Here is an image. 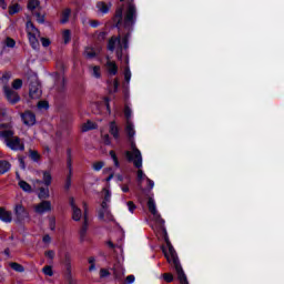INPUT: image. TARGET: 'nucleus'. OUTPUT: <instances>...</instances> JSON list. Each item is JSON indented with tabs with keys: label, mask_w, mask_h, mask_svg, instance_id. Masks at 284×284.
Wrapping results in <instances>:
<instances>
[{
	"label": "nucleus",
	"mask_w": 284,
	"mask_h": 284,
	"mask_svg": "<svg viewBox=\"0 0 284 284\" xmlns=\"http://www.w3.org/2000/svg\"><path fill=\"white\" fill-rule=\"evenodd\" d=\"M129 40H130V33H126L122 38V40H121V37H112L109 40L108 50H110V52H114V50H116L115 54H116L118 59L122 60L123 59V48H124V50H128V41Z\"/></svg>",
	"instance_id": "1"
},
{
	"label": "nucleus",
	"mask_w": 284,
	"mask_h": 284,
	"mask_svg": "<svg viewBox=\"0 0 284 284\" xmlns=\"http://www.w3.org/2000/svg\"><path fill=\"white\" fill-rule=\"evenodd\" d=\"M1 136L4 138V143L10 150H13L14 152H23V150H26V144H23V141H21L19 136L14 135V131H1Z\"/></svg>",
	"instance_id": "2"
},
{
	"label": "nucleus",
	"mask_w": 284,
	"mask_h": 284,
	"mask_svg": "<svg viewBox=\"0 0 284 284\" xmlns=\"http://www.w3.org/2000/svg\"><path fill=\"white\" fill-rule=\"evenodd\" d=\"M129 143L132 151L125 152L126 160L129 161V163H133L134 168H142L143 156L141 155V151L136 148V142H134V138L129 139Z\"/></svg>",
	"instance_id": "3"
},
{
	"label": "nucleus",
	"mask_w": 284,
	"mask_h": 284,
	"mask_svg": "<svg viewBox=\"0 0 284 284\" xmlns=\"http://www.w3.org/2000/svg\"><path fill=\"white\" fill-rule=\"evenodd\" d=\"M164 255L168 263H172V265L174 266L178 276H182L183 274H185V272H183V267L181 266V262H179V255H176L174 246L169 244V253L164 252Z\"/></svg>",
	"instance_id": "4"
},
{
	"label": "nucleus",
	"mask_w": 284,
	"mask_h": 284,
	"mask_svg": "<svg viewBox=\"0 0 284 284\" xmlns=\"http://www.w3.org/2000/svg\"><path fill=\"white\" fill-rule=\"evenodd\" d=\"M27 34L33 50H39L40 44L37 37H41V32L39 31V29H37V27H34V23H32L31 21L27 22Z\"/></svg>",
	"instance_id": "5"
},
{
	"label": "nucleus",
	"mask_w": 284,
	"mask_h": 284,
	"mask_svg": "<svg viewBox=\"0 0 284 284\" xmlns=\"http://www.w3.org/2000/svg\"><path fill=\"white\" fill-rule=\"evenodd\" d=\"M29 97L31 99H41V83H39V78L37 77H31L29 79Z\"/></svg>",
	"instance_id": "6"
},
{
	"label": "nucleus",
	"mask_w": 284,
	"mask_h": 284,
	"mask_svg": "<svg viewBox=\"0 0 284 284\" xmlns=\"http://www.w3.org/2000/svg\"><path fill=\"white\" fill-rule=\"evenodd\" d=\"M98 216L100 221L104 223H114V215L110 211V205L105 203H101V209L98 211Z\"/></svg>",
	"instance_id": "7"
},
{
	"label": "nucleus",
	"mask_w": 284,
	"mask_h": 284,
	"mask_svg": "<svg viewBox=\"0 0 284 284\" xmlns=\"http://www.w3.org/2000/svg\"><path fill=\"white\" fill-rule=\"evenodd\" d=\"M134 21H136V7L131 3L124 14V28H132V26H134Z\"/></svg>",
	"instance_id": "8"
},
{
	"label": "nucleus",
	"mask_w": 284,
	"mask_h": 284,
	"mask_svg": "<svg viewBox=\"0 0 284 284\" xmlns=\"http://www.w3.org/2000/svg\"><path fill=\"white\" fill-rule=\"evenodd\" d=\"M14 214L18 223H23L26 219H30V213H28V210L22 204H16Z\"/></svg>",
	"instance_id": "9"
},
{
	"label": "nucleus",
	"mask_w": 284,
	"mask_h": 284,
	"mask_svg": "<svg viewBox=\"0 0 284 284\" xmlns=\"http://www.w3.org/2000/svg\"><path fill=\"white\" fill-rule=\"evenodd\" d=\"M34 212H37V214H45V212H52V203L50 201L43 200L34 206Z\"/></svg>",
	"instance_id": "10"
},
{
	"label": "nucleus",
	"mask_w": 284,
	"mask_h": 284,
	"mask_svg": "<svg viewBox=\"0 0 284 284\" xmlns=\"http://www.w3.org/2000/svg\"><path fill=\"white\" fill-rule=\"evenodd\" d=\"M4 94L9 101V103H12V105H14V103H19L21 101V97H19V93H17V91H12V89L4 87Z\"/></svg>",
	"instance_id": "11"
},
{
	"label": "nucleus",
	"mask_w": 284,
	"mask_h": 284,
	"mask_svg": "<svg viewBox=\"0 0 284 284\" xmlns=\"http://www.w3.org/2000/svg\"><path fill=\"white\" fill-rule=\"evenodd\" d=\"M84 207V222L80 230V241H85V234H88V203H83Z\"/></svg>",
	"instance_id": "12"
},
{
	"label": "nucleus",
	"mask_w": 284,
	"mask_h": 284,
	"mask_svg": "<svg viewBox=\"0 0 284 284\" xmlns=\"http://www.w3.org/2000/svg\"><path fill=\"white\" fill-rule=\"evenodd\" d=\"M21 116L24 125H34L37 123V115L31 111H26Z\"/></svg>",
	"instance_id": "13"
},
{
	"label": "nucleus",
	"mask_w": 284,
	"mask_h": 284,
	"mask_svg": "<svg viewBox=\"0 0 284 284\" xmlns=\"http://www.w3.org/2000/svg\"><path fill=\"white\" fill-rule=\"evenodd\" d=\"M124 131L129 140L134 139L136 131L134 130V123H132V121H126Z\"/></svg>",
	"instance_id": "14"
},
{
	"label": "nucleus",
	"mask_w": 284,
	"mask_h": 284,
	"mask_svg": "<svg viewBox=\"0 0 284 284\" xmlns=\"http://www.w3.org/2000/svg\"><path fill=\"white\" fill-rule=\"evenodd\" d=\"M0 221H3V223H12V212L0 207Z\"/></svg>",
	"instance_id": "15"
},
{
	"label": "nucleus",
	"mask_w": 284,
	"mask_h": 284,
	"mask_svg": "<svg viewBox=\"0 0 284 284\" xmlns=\"http://www.w3.org/2000/svg\"><path fill=\"white\" fill-rule=\"evenodd\" d=\"M109 132L115 140H119L121 136V134L119 133V125H116L115 121L110 122Z\"/></svg>",
	"instance_id": "16"
},
{
	"label": "nucleus",
	"mask_w": 284,
	"mask_h": 284,
	"mask_svg": "<svg viewBox=\"0 0 284 284\" xmlns=\"http://www.w3.org/2000/svg\"><path fill=\"white\" fill-rule=\"evenodd\" d=\"M113 21L115 23V28H119V26H121V23L123 22V8L116 9Z\"/></svg>",
	"instance_id": "17"
},
{
	"label": "nucleus",
	"mask_w": 284,
	"mask_h": 284,
	"mask_svg": "<svg viewBox=\"0 0 284 284\" xmlns=\"http://www.w3.org/2000/svg\"><path fill=\"white\" fill-rule=\"evenodd\" d=\"M39 193H38V199H40L41 201H45V199H50V189L48 186L43 187H39Z\"/></svg>",
	"instance_id": "18"
},
{
	"label": "nucleus",
	"mask_w": 284,
	"mask_h": 284,
	"mask_svg": "<svg viewBox=\"0 0 284 284\" xmlns=\"http://www.w3.org/2000/svg\"><path fill=\"white\" fill-rule=\"evenodd\" d=\"M106 69H108V72L109 74H116L119 72V67H116V62L114 61H108L106 62Z\"/></svg>",
	"instance_id": "19"
},
{
	"label": "nucleus",
	"mask_w": 284,
	"mask_h": 284,
	"mask_svg": "<svg viewBox=\"0 0 284 284\" xmlns=\"http://www.w3.org/2000/svg\"><path fill=\"white\" fill-rule=\"evenodd\" d=\"M10 168H12L10 162L6 160H0V174H6V172H10Z\"/></svg>",
	"instance_id": "20"
},
{
	"label": "nucleus",
	"mask_w": 284,
	"mask_h": 284,
	"mask_svg": "<svg viewBox=\"0 0 284 284\" xmlns=\"http://www.w3.org/2000/svg\"><path fill=\"white\" fill-rule=\"evenodd\" d=\"M43 181L42 183L47 186L50 187V185H52V174H50L49 171H43Z\"/></svg>",
	"instance_id": "21"
},
{
	"label": "nucleus",
	"mask_w": 284,
	"mask_h": 284,
	"mask_svg": "<svg viewBox=\"0 0 284 284\" xmlns=\"http://www.w3.org/2000/svg\"><path fill=\"white\" fill-rule=\"evenodd\" d=\"M82 132H90V130H97V123L88 120L87 123L82 124Z\"/></svg>",
	"instance_id": "22"
},
{
	"label": "nucleus",
	"mask_w": 284,
	"mask_h": 284,
	"mask_svg": "<svg viewBox=\"0 0 284 284\" xmlns=\"http://www.w3.org/2000/svg\"><path fill=\"white\" fill-rule=\"evenodd\" d=\"M39 4V0H29L28 9L31 10V12H36L37 10H41V7Z\"/></svg>",
	"instance_id": "23"
},
{
	"label": "nucleus",
	"mask_w": 284,
	"mask_h": 284,
	"mask_svg": "<svg viewBox=\"0 0 284 284\" xmlns=\"http://www.w3.org/2000/svg\"><path fill=\"white\" fill-rule=\"evenodd\" d=\"M9 267H11V270H13L14 272H19L20 274L26 272V267L17 262L9 263Z\"/></svg>",
	"instance_id": "24"
},
{
	"label": "nucleus",
	"mask_w": 284,
	"mask_h": 284,
	"mask_svg": "<svg viewBox=\"0 0 284 284\" xmlns=\"http://www.w3.org/2000/svg\"><path fill=\"white\" fill-rule=\"evenodd\" d=\"M29 158L31 159V161H34L36 163H38V161H41V154H39V151L37 150H29Z\"/></svg>",
	"instance_id": "25"
},
{
	"label": "nucleus",
	"mask_w": 284,
	"mask_h": 284,
	"mask_svg": "<svg viewBox=\"0 0 284 284\" xmlns=\"http://www.w3.org/2000/svg\"><path fill=\"white\" fill-rule=\"evenodd\" d=\"M71 263H72V257L70 256V254H65L64 260H63V265H64L67 272H69V273H70V270H72Z\"/></svg>",
	"instance_id": "26"
},
{
	"label": "nucleus",
	"mask_w": 284,
	"mask_h": 284,
	"mask_svg": "<svg viewBox=\"0 0 284 284\" xmlns=\"http://www.w3.org/2000/svg\"><path fill=\"white\" fill-rule=\"evenodd\" d=\"M148 207H149V212H151V214L156 216V204H154V199L149 197Z\"/></svg>",
	"instance_id": "27"
},
{
	"label": "nucleus",
	"mask_w": 284,
	"mask_h": 284,
	"mask_svg": "<svg viewBox=\"0 0 284 284\" xmlns=\"http://www.w3.org/2000/svg\"><path fill=\"white\" fill-rule=\"evenodd\" d=\"M97 8L100 10V12H102L103 14H108V12H110V7H108V4H105V2H98L97 3Z\"/></svg>",
	"instance_id": "28"
},
{
	"label": "nucleus",
	"mask_w": 284,
	"mask_h": 284,
	"mask_svg": "<svg viewBox=\"0 0 284 284\" xmlns=\"http://www.w3.org/2000/svg\"><path fill=\"white\" fill-rule=\"evenodd\" d=\"M33 17L37 18L38 23H45V16L41 11L37 10L32 12Z\"/></svg>",
	"instance_id": "29"
},
{
	"label": "nucleus",
	"mask_w": 284,
	"mask_h": 284,
	"mask_svg": "<svg viewBox=\"0 0 284 284\" xmlns=\"http://www.w3.org/2000/svg\"><path fill=\"white\" fill-rule=\"evenodd\" d=\"M19 187H20L21 190H23V192H32V186H31L30 184H28V182H26V181H23V180H21V181L19 182Z\"/></svg>",
	"instance_id": "30"
},
{
	"label": "nucleus",
	"mask_w": 284,
	"mask_h": 284,
	"mask_svg": "<svg viewBox=\"0 0 284 284\" xmlns=\"http://www.w3.org/2000/svg\"><path fill=\"white\" fill-rule=\"evenodd\" d=\"M90 70H92V77H94L95 79H101V67H90Z\"/></svg>",
	"instance_id": "31"
},
{
	"label": "nucleus",
	"mask_w": 284,
	"mask_h": 284,
	"mask_svg": "<svg viewBox=\"0 0 284 284\" xmlns=\"http://www.w3.org/2000/svg\"><path fill=\"white\" fill-rule=\"evenodd\" d=\"M72 13V11L70 9H65L62 12V18H61V23H68V21L70 20V14Z\"/></svg>",
	"instance_id": "32"
},
{
	"label": "nucleus",
	"mask_w": 284,
	"mask_h": 284,
	"mask_svg": "<svg viewBox=\"0 0 284 284\" xmlns=\"http://www.w3.org/2000/svg\"><path fill=\"white\" fill-rule=\"evenodd\" d=\"M102 192L104 193V199L102 203H105V205H108L112 199V193H110V190L108 189H103Z\"/></svg>",
	"instance_id": "33"
},
{
	"label": "nucleus",
	"mask_w": 284,
	"mask_h": 284,
	"mask_svg": "<svg viewBox=\"0 0 284 284\" xmlns=\"http://www.w3.org/2000/svg\"><path fill=\"white\" fill-rule=\"evenodd\" d=\"M72 219L73 221H81V209H79V206L72 209Z\"/></svg>",
	"instance_id": "34"
},
{
	"label": "nucleus",
	"mask_w": 284,
	"mask_h": 284,
	"mask_svg": "<svg viewBox=\"0 0 284 284\" xmlns=\"http://www.w3.org/2000/svg\"><path fill=\"white\" fill-rule=\"evenodd\" d=\"M21 11V6H19V3H16L13 6L9 7V14H17L18 12Z\"/></svg>",
	"instance_id": "35"
},
{
	"label": "nucleus",
	"mask_w": 284,
	"mask_h": 284,
	"mask_svg": "<svg viewBox=\"0 0 284 284\" xmlns=\"http://www.w3.org/2000/svg\"><path fill=\"white\" fill-rule=\"evenodd\" d=\"M104 166H105V162L103 161L94 162L92 164L94 172H100V170H103Z\"/></svg>",
	"instance_id": "36"
},
{
	"label": "nucleus",
	"mask_w": 284,
	"mask_h": 284,
	"mask_svg": "<svg viewBox=\"0 0 284 284\" xmlns=\"http://www.w3.org/2000/svg\"><path fill=\"white\" fill-rule=\"evenodd\" d=\"M13 90H21L23 88V80L22 79H16L12 82Z\"/></svg>",
	"instance_id": "37"
},
{
	"label": "nucleus",
	"mask_w": 284,
	"mask_h": 284,
	"mask_svg": "<svg viewBox=\"0 0 284 284\" xmlns=\"http://www.w3.org/2000/svg\"><path fill=\"white\" fill-rule=\"evenodd\" d=\"M67 83H68V80H65L63 77L60 78V85L58 87V92H60V93L65 92Z\"/></svg>",
	"instance_id": "38"
},
{
	"label": "nucleus",
	"mask_w": 284,
	"mask_h": 284,
	"mask_svg": "<svg viewBox=\"0 0 284 284\" xmlns=\"http://www.w3.org/2000/svg\"><path fill=\"white\" fill-rule=\"evenodd\" d=\"M4 45L7 48H14V45H17V41H14V39L10 38V37H7L4 39Z\"/></svg>",
	"instance_id": "39"
},
{
	"label": "nucleus",
	"mask_w": 284,
	"mask_h": 284,
	"mask_svg": "<svg viewBox=\"0 0 284 284\" xmlns=\"http://www.w3.org/2000/svg\"><path fill=\"white\" fill-rule=\"evenodd\" d=\"M43 274H45V276H54V272L52 271V266L47 265L42 268Z\"/></svg>",
	"instance_id": "40"
},
{
	"label": "nucleus",
	"mask_w": 284,
	"mask_h": 284,
	"mask_svg": "<svg viewBox=\"0 0 284 284\" xmlns=\"http://www.w3.org/2000/svg\"><path fill=\"white\" fill-rule=\"evenodd\" d=\"M67 165L72 168V149L67 150Z\"/></svg>",
	"instance_id": "41"
},
{
	"label": "nucleus",
	"mask_w": 284,
	"mask_h": 284,
	"mask_svg": "<svg viewBox=\"0 0 284 284\" xmlns=\"http://www.w3.org/2000/svg\"><path fill=\"white\" fill-rule=\"evenodd\" d=\"M62 38L64 43H70V40L72 39L70 30H64L62 33Z\"/></svg>",
	"instance_id": "42"
},
{
	"label": "nucleus",
	"mask_w": 284,
	"mask_h": 284,
	"mask_svg": "<svg viewBox=\"0 0 284 284\" xmlns=\"http://www.w3.org/2000/svg\"><path fill=\"white\" fill-rule=\"evenodd\" d=\"M124 116L126 121H132V109H130V106L124 108Z\"/></svg>",
	"instance_id": "43"
},
{
	"label": "nucleus",
	"mask_w": 284,
	"mask_h": 284,
	"mask_svg": "<svg viewBox=\"0 0 284 284\" xmlns=\"http://www.w3.org/2000/svg\"><path fill=\"white\" fill-rule=\"evenodd\" d=\"M163 278L166 283H172L174 281V276L172 275V273H164Z\"/></svg>",
	"instance_id": "44"
},
{
	"label": "nucleus",
	"mask_w": 284,
	"mask_h": 284,
	"mask_svg": "<svg viewBox=\"0 0 284 284\" xmlns=\"http://www.w3.org/2000/svg\"><path fill=\"white\" fill-rule=\"evenodd\" d=\"M132 78V72H130V68H125L124 70V80L126 83H130V79Z\"/></svg>",
	"instance_id": "45"
},
{
	"label": "nucleus",
	"mask_w": 284,
	"mask_h": 284,
	"mask_svg": "<svg viewBox=\"0 0 284 284\" xmlns=\"http://www.w3.org/2000/svg\"><path fill=\"white\" fill-rule=\"evenodd\" d=\"M49 227L52 231H54L57 229V219L55 217H50L49 219Z\"/></svg>",
	"instance_id": "46"
},
{
	"label": "nucleus",
	"mask_w": 284,
	"mask_h": 284,
	"mask_svg": "<svg viewBox=\"0 0 284 284\" xmlns=\"http://www.w3.org/2000/svg\"><path fill=\"white\" fill-rule=\"evenodd\" d=\"M110 156L114 161L115 168H119V158H116V153L114 151H110Z\"/></svg>",
	"instance_id": "47"
},
{
	"label": "nucleus",
	"mask_w": 284,
	"mask_h": 284,
	"mask_svg": "<svg viewBox=\"0 0 284 284\" xmlns=\"http://www.w3.org/2000/svg\"><path fill=\"white\" fill-rule=\"evenodd\" d=\"M108 276H110V271H108L105 268H101L100 270V278H108Z\"/></svg>",
	"instance_id": "48"
},
{
	"label": "nucleus",
	"mask_w": 284,
	"mask_h": 284,
	"mask_svg": "<svg viewBox=\"0 0 284 284\" xmlns=\"http://www.w3.org/2000/svg\"><path fill=\"white\" fill-rule=\"evenodd\" d=\"M85 57L87 59H94L97 57V53L92 49H90L85 51Z\"/></svg>",
	"instance_id": "49"
},
{
	"label": "nucleus",
	"mask_w": 284,
	"mask_h": 284,
	"mask_svg": "<svg viewBox=\"0 0 284 284\" xmlns=\"http://www.w3.org/2000/svg\"><path fill=\"white\" fill-rule=\"evenodd\" d=\"M126 205H128L129 211L131 212V214H133L134 211L136 210V205L134 204V202L129 201V202L126 203Z\"/></svg>",
	"instance_id": "50"
},
{
	"label": "nucleus",
	"mask_w": 284,
	"mask_h": 284,
	"mask_svg": "<svg viewBox=\"0 0 284 284\" xmlns=\"http://www.w3.org/2000/svg\"><path fill=\"white\" fill-rule=\"evenodd\" d=\"M39 110H48V102L47 101H39L38 102Z\"/></svg>",
	"instance_id": "51"
},
{
	"label": "nucleus",
	"mask_w": 284,
	"mask_h": 284,
	"mask_svg": "<svg viewBox=\"0 0 284 284\" xmlns=\"http://www.w3.org/2000/svg\"><path fill=\"white\" fill-rule=\"evenodd\" d=\"M178 278H179V281H180L181 284H190V283L187 282V276H185V274L179 275Z\"/></svg>",
	"instance_id": "52"
},
{
	"label": "nucleus",
	"mask_w": 284,
	"mask_h": 284,
	"mask_svg": "<svg viewBox=\"0 0 284 284\" xmlns=\"http://www.w3.org/2000/svg\"><path fill=\"white\" fill-rule=\"evenodd\" d=\"M102 140L104 145H110L112 142L110 141V134L102 135Z\"/></svg>",
	"instance_id": "53"
},
{
	"label": "nucleus",
	"mask_w": 284,
	"mask_h": 284,
	"mask_svg": "<svg viewBox=\"0 0 284 284\" xmlns=\"http://www.w3.org/2000/svg\"><path fill=\"white\" fill-rule=\"evenodd\" d=\"M40 41H41L43 48H48L50 45V39H48V38H41Z\"/></svg>",
	"instance_id": "54"
},
{
	"label": "nucleus",
	"mask_w": 284,
	"mask_h": 284,
	"mask_svg": "<svg viewBox=\"0 0 284 284\" xmlns=\"http://www.w3.org/2000/svg\"><path fill=\"white\" fill-rule=\"evenodd\" d=\"M41 185H43V181L33 180V187H36V190H39V187H41Z\"/></svg>",
	"instance_id": "55"
},
{
	"label": "nucleus",
	"mask_w": 284,
	"mask_h": 284,
	"mask_svg": "<svg viewBox=\"0 0 284 284\" xmlns=\"http://www.w3.org/2000/svg\"><path fill=\"white\" fill-rule=\"evenodd\" d=\"M141 168H138V181L139 183H141V181H143V176H145V174H143V170H140Z\"/></svg>",
	"instance_id": "56"
},
{
	"label": "nucleus",
	"mask_w": 284,
	"mask_h": 284,
	"mask_svg": "<svg viewBox=\"0 0 284 284\" xmlns=\"http://www.w3.org/2000/svg\"><path fill=\"white\" fill-rule=\"evenodd\" d=\"M104 103H105L108 113L111 114L112 110L110 109V98H104Z\"/></svg>",
	"instance_id": "57"
},
{
	"label": "nucleus",
	"mask_w": 284,
	"mask_h": 284,
	"mask_svg": "<svg viewBox=\"0 0 284 284\" xmlns=\"http://www.w3.org/2000/svg\"><path fill=\"white\" fill-rule=\"evenodd\" d=\"M44 256H47V258H50L52 261L54 258V251H47L44 253Z\"/></svg>",
	"instance_id": "58"
},
{
	"label": "nucleus",
	"mask_w": 284,
	"mask_h": 284,
	"mask_svg": "<svg viewBox=\"0 0 284 284\" xmlns=\"http://www.w3.org/2000/svg\"><path fill=\"white\" fill-rule=\"evenodd\" d=\"M106 245H109V247H111V250H114V247H119V250H122L121 245H115L114 243H112V241H108Z\"/></svg>",
	"instance_id": "59"
},
{
	"label": "nucleus",
	"mask_w": 284,
	"mask_h": 284,
	"mask_svg": "<svg viewBox=\"0 0 284 284\" xmlns=\"http://www.w3.org/2000/svg\"><path fill=\"white\" fill-rule=\"evenodd\" d=\"M113 92H119V80L114 79L113 81Z\"/></svg>",
	"instance_id": "60"
},
{
	"label": "nucleus",
	"mask_w": 284,
	"mask_h": 284,
	"mask_svg": "<svg viewBox=\"0 0 284 284\" xmlns=\"http://www.w3.org/2000/svg\"><path fill=\"white\" fill-rule=\"evenodd\" d=\"M106 34H108V33H105V32H100V33L98 34V41H104Z\"/></svg>",
	"instance_id": "61"
},
{
	"label": "nucleus",
	"mask_w": 284,
	"mask_h": 284,
	"mask_svg": "<svg viewBox=\"0 0 284 284\" xmlns=\"http://www.w3.org/2000/svg\"><path fill=\"white\" fill-rule=\"evenodd\" d=\"M19 163L22 170H26V161L23 160V156L19 158Z\"/></svg>",
	"instance_id": "62"
},
{
	"label": "nucleus",
	"mask_w": 284,
	"mask_h": 284,
	"mask_svg": "<svg viewBox=\"0 0 284 284\" xmlns=\"http://www.w3.org/2000/svg\"><path fill=\"white\" fill-rule=\"evenodd\" d=\"M125 282H126L128 284H132V283L134 282V275H129V276H126Z\"/></svg>",
	"instance_id": "63"
},
{
	"label": "nucleus",
	"mask_w": 284,
	"mask_h": 284,
	"mask_svg": "<svg viewBox=\"0 0 284 284\" xmlns=\"http://www.w3.org/2000/svg\"><path fill=\"white\" fill-rule=\"evenodd\" d=\"M146 183L149 185V190H152V187H154V181L146 179Z\"/></svg>",
	"instance_id": "64"
}]
</instances>
